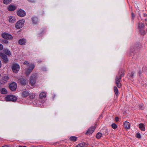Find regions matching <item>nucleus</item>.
I'll return each instance as SVG.
<instances>
[{
	"label": "nucleus",
	"instance_id": "obj_6",
	"mask_svg": "<svg viewBox=\"0 0 147 147\" xmlns=\"http://www.w3.org/2000/svg\"><path fill=\"white\" fill-rule=\"evenodd\" d=\"M17 13L18 15L21 17H24L26 15V13L23 10H18Z\"/></svg>",
	"mask_w": 147,
	"mask_h": 147
},
{
	"label": "nucleus",
	"instance_id": "obj_11",
	"mask_svg": "<svg viewBox=\"0 0 147 147\" xmlns=\"http://www.w3.org/2000/svg\"><path fill=\"white\" fill-rule=\"evenodd\" d=\"M95 129V128L93 127H91L90 128L88 129V130L86 133V134H92L94 131Z\"/></svg>",
	"mask_w": 147,
	"mask_h": 147
},
{
	"label": "nucleus",
	"instance_id": "obj_27",
	"mask_svg": "<svg viewBox=\"0 0 147 147\" xmlns=\"http://www.w3.org/2000/svg\"><path fill=\"white\" fill-rule=\"evenodd\" d=\"M140 30V32L142 35H144L145 33V32L144 30V29L139 30Z\"/></svg>",
	"mask_w": 147,
	"mask_h": 147
},
{
	"label": "nucleus",
	"instance_id": "obj_40",
	"mask_svg": "<svg viewBox=\"0 0 147 147\" xmlns=\"http://www.w3.org/2000/svg\"><path fill=\"white\" fill-rule=\"evenodd\" d=\"M120 75H121V77L123 76H124V73H123V72H121V73L120 74L119 76Z\"/></svg>",
	"mask_w": 147,
	"mask_h": 147
},
{
	"label": "nucleus",
	"instance_id": "obj_15",
	"mask_svg": "<svg viewBox=\"0 0 147 147\" xmlns=\"http://www.w3.org/2000/svg\"><path fill=\"white\" fill-rule=\"evenodd\" d=\"M1 36L3 38L7 40L9 39V34L8 33H4L2 34Z\"/></svg>",
	"mask_w": 147,
	"mask_h": 147
},
{
	"label": "nucleus",
	"instance_id": "obj_47",
	"mask_svg": "<svg viewBox=\"0 0 147 147\" xmlns=\"http://www.w3.org/2000/svg\"><path fill=\"white\" fill-rule=\"evenodd\" d=\"M5 43H8V42L7 40H5Z\"/></svg>",
	"mask_w": 147,
	"mask_h": 147
},
{
	"label": "nucleus",
	"instance_id": "obj_18",
	"mask_svg": "<svg viewBox=\"0 0 147 147\" xmlns=\"http://www.w3.org/2000/svg\"><path fill=\"white\" fill-rule=\"evenodd\" d=\"M139 127L141 130L142 131L145 130V126L142 123H140L139 124Z\"/></svg>",
	"mask_w": 147,
	"mask_h": 147
},
{
	"label": "nucleus",
	"instance_id": "obj_36",
	"mask_svg": "<svg viewBox=\"0 0 147 147\" xmlns=\"http://www.w3.org/2000/svg\"><path fill=\"white\" fill-rule=\"evenodd\" d=\"M119 118L117 117H116L115 119V121H119Z\"/></svg>",
	"mask_w": 147,
	"mask_h": 147
},
{
	"label": "nucleus",
	"instance_id": "obj_35",
	"mask_svg": "<svg viewBox=\"0 0 147 147\" xmlns=\"http://www.w3.org/2000/svg\"><path fill=\"white\" fill-rule=\"evenodd\" d=\"M134 74V72H132L130 74H129V76L132 77Z\"/></svg>",
	"mask_w": 147,
	"mask_h": 147
},
{
	"label": "nucleus",
	"instance_id": "obj_9",
	"mask_svg": "<svg viewBox=\"0 0 147 147\" xmlns=\"http://www.w3.org/2000/svg\"><path fill=\"white\" fill-rule=\"evenodd\" d=\"M0 55L5 63L7 62L8 59L5 54L2 53H0Z\"/></svg>",
	"mask_w": 147,
	"mask_h": 147
},
{
	"label": "nucleus",
	"instance_id": "obj_26",
	"mask_svg": "<svg viewBox=\"0 0 147 147\" xmlns=\"http://www.w3.org/2000/svg\"><path fill=\"white\" fill-rule=\"evenodd\" d=\"M17 7L15 5H10V9H16L17 8Z\"/></svg>",
	"mask_w": 147,
	"mask_h": 147
},
{
	"label": "nucleus",
	"instance_id": "obj_44",
	"mask_svg": "<svg viewBox=\"0 0 147 147\" xmlns=\"http://www.w3.org/2000/svg\"><path fill=\"white\" fill-rule=\"evenodd\" d=\"M134 16V15L133 13H132V18H133Z\"/></svg>",
	"mask_w": 147,
	"mask_h": 147
},
{
	"label": "nucleus",
	"instance_id": "obj_30",
	"mask_svg": "<svg viewBox=\"0 0 147 147\" xmlns=\"http://www.w3.org/2000/svg\"><path fill=\"white\" fill-rule=\"evenodd\" d=\"M23 64L26 65L28 67L29 66V65H30L29 62L27 61H25L23 63Z\"/></svg>",
	"mask_w": 147,
	"mask_h": 147
},
{
	"label": "nucleus",
	"instance_id": "obj_14",
	"mask_svg": "<svg viewBox=\"0 0 147 147\" xmlns=\"http://www.w3.org/2000/svg\"><path fill=\"white\" fill-rule=\"evenodd\" d=\"M29 92L27 91H24L22 92V95L23 97H26L29 95Z\"/></svg>",
	"mask_w": 147,
	"mask_h": 147
},
{
	"label": "nucleus",
	"instance_id": "obj_21",
	"mask_svg": "<svg viewBox=\"0 0 147 147\" xmlns=\"http://www.w3.org/2000/svg\"><path fill=\"white\" fill-rule=\"evenodd\" d=\"M77 137L74 136H71L69 138V140H70L74 142L76 141L77 140Z\"/></svg>",
	"mask_w": 147,
	"mask_h": 147
},
{
	"label": "nucleus",
	"instance_id": "obj_22",
	"mask_svg": "<svg viewBox=\"0 0 147 147\" xmlns=\"http://www.w3.org/2000/svg\"><path fill=\"white\" fill-rule=\"evenodd\" d=\"M114 91L116 95L117 96L118 94V89L116 86H115L114 88Z\"/></svg>",
	"mask_w": 147,
	"mask_h": 147
},
{
	"label": "nucleus",
	"instance_id": "obj_1",
	"mask_svg": "<svg viewBox=\"0 0 147 147\" xmlns=\"http://www.w3.org/2000/svg\"><path fill=\"white\" fill-rule=\"evenodd\" d=\"M25 20H20L16 23L15 27L18 29H19L22 28L24 26Z\"/></svg>",
	"mask_w": 147,
	"mask_h": 147
},
{
	"label": "nucleus",
	"instance_id": "obj_42",
	"mask_svg": "<svg viewBox=\"0 0 147 147\" xmlns=\"http://www.w3.org/2000/svg\"><path fill=\"white\" fill-rule=\"evenodd\" d=\"M13 38V37L12 36L10 35V39H12Z\"/></svg>",
	"mask_w": 147,
	"mask_h": 147
},
{
	"label": "nucleus",
	"instance_id": "obj_39",
	"mask_svg": "<svg viewBox=\"0 0 147 147\" xmlns=\"http://www.w3.org/2000/svg\"><path fill=\"white\" fill-rule=\"evenodd\" d=\"M27 0L28 1L31 2V3L34 2L35 1L34 0Z\"/></svg>",
	"mask_w": 147,
	"mask_h": 147
},
{
	"label": "nucleus",
	"instance_id": "obj_31",
	"mask_svg": "<svg viewBox=\"0 0 147 147\" xmlns=\"http://www.w3.org/2000/svg\"><path fill=\"white\" fill-rule=\"evenodd\" d=\"M113 129H116L117 127L115 123H113L111 125Z\"/></svg>",
	"mask_w": 147,
	"mask_h": 147
},
{
	"label": "nucleus",
	"instance_id": "obj_2",
	"mask_svg": "<svg viewBox=\"0 0 147 147\" xmlns=\"http://www.w3.org/2000/svg\"><path fill=\"white\" fill-rule=\"evenodd\" d=\"M35 67V65L34 64L31 63L29 65L28 68L26 69L25 71L26 74L27 75H28L30 74L32 71Z\"/></svg>",
	"mask_w": 147,
	"mask_h": 147
},
{
	"label": "nucleus",
	"instance_id": "obj_28",
	"mask_svg": "<svg viewBox=\"0 0 147 147\" xmlns=\"http://www.w3.org/2000/svg\"><path fill=\"white\" fill-rule=\"evenodd\" d=\"M35 95L34 94L32 93V94H31L29 96V97L30 98V99H32L34 98V97H35Z\"/></svg>",
	"mask_w": 147,
	"mask_h": 147
},
{
	"label": "nucleus",
	"instance_id": "obj_37",
	"mask_svg": "<svg viewBox=\"0 0 147 147\" xmlns=\"http://www.w3.org/2000/svg\"><path fill=\"white\" fill-rule=\"evenodd\" d=\"M137 136L138 138H141V135L139 134H137Z\"/></svg>",
	"mask_w": 147,
	"mask_h": 147
},
{
	"label": "nucleus",
	"instance_id": "obj_4",
	"mask_svg": "<svg viewBox=\"0 0 147 147\" xmlns=\"http://www.w3.org/2000/svg\"><path fill=\"white\" fill-rule=\"evenodd\" d=\"M20 68V66L17 64H13L12 67L13 71L14 73H18Z\"/></svg>",
	"mask_w": 147,
	"mask_h": 147
},
{
	"label": "nucleus",
	"instance_id": "obj_38",
	"mask_svg": "<svg viewBox=\"0 0 147 147\" xmlns=\"http://www.w3.org/2000/svg\"><path fill=\"white\" fill-rule=\"evenodd\" d=\"M3 45L1 44H0V50H2L3 49Z\"/></svg>",
	"mask_w": 147,
	"mask_h": 147
},
{
	"label": "nucleus",
	"instance_id": "obj_5",
	"mask_svg": "<svg viewBox=\"0 0 147 147\" xmlns=\"http://www.w3.org/2000/svg\"><path fill=\"white\" fill-rule=\"evenodd\" d=\"M17 88V85L16 83L13 82L10 84V89L11 91H14L16 90Z\"/></svg>",
	"mask_w": 147,
	"mask_h": 147
},
{
	"label": "nucleus",
	"instance_id": "obj_17",
	"mask_svg": "<svg viewBox=\"0 0 147 147\" xmlns=\"http://www.w3.org/2000/svg\"><path fill=\"white\" fill-rule=\"evenodd\" d=\"M46 94L45 92H42L39 95V97L41 98H45L46 97Z\"/></svg>",
	"mask_w": 147,
	"mask_h": 147
},
{
	"label": "nucleus",
	"instance_id": "obj_3",
	"mask_svg": "<svg viewBox=\"0 0 147 147\" xmlns=\"http://www.w3.org/2000/svg\"><path fill=\"white\" fill-rule=\"evenodd\" d=\"M121 76H117L115 79V84L118 88H120L121 86V84L120 83L121 80Z\"/></svg>",
	"mask_w": 147,
	"mask_h": 147
},
{
	"label": "nucleus",
	"instance_id": "obj_12",
	"mask_svg": "<svg viewBox=\"0 0 147 147\" xmlns=\"http://www.w3.org/2000/svg\"><path fill=\"white\" fill-rule=\"evenodd\" d=\"M17 100V98L16 96L11 95H10V101L15 102Z\"/></svg>",
	"mask_w": 147,
	"mask_h": 147
},
{
	"label": "nucleus",
	"instance_id": "obj_25",
	"mask_svg": "<svg viewBox=\"0 0 147 147\" xmlns=\"http://www.w3.org/2000/svg\"><path fill=\"white\" fill-rule=\"evenodd\" d=\"M102 136V134L100 133H98L96 135V137L98 139L100 138Z\"/></svg>",
	"mask_w": 147,
	"mask_h": 147
},
{
	"label": "nucleus",
	"instance_id": "obj_33",
	"mask_svg": "<svg viewBox=\"0 0 147 147\" xmlns=\"http://www.w3.org/2000/svg\"><path fill=\"white\" fill-rule=\"evenodd\" d=\"M5 100L7 101H9V96H7L5 97Z\"/></svg>",
	"mask_w": 147,
	"mask_h": 147
},
{
	"label": "nucleus",
	"instance_id": "obj_41",
	"mask_svg": "<svg viewBox=\"0 0 147 147\" xmlns=\"http://www.w3.org/2000/svg\"><path fill=\"white\" fill-rule=\"evenodd\" d=\"M42 70L44 71H45L46 70V68L45 67H44L42 68Z\"/></svg>",
	"mask_w": 147,
	"mask_h": 147
},
{
	"label": "nucleus",
	"instance_id": "obj_32",
	"mask_svg": "<svg viewBox=\"0 0 147 147\" xmlns=\"http://www.w3.org/2000/svg\"><path fill=\"white\" fill-rule=\"evenodd\" d=\"M144 108V105L143 104H141L139 106V108L140 109H143Z\"/></svg>",
	"mask_w": 147,
	"mask_h": 147
},
{
	"label": "nucleus",
	"instance_id": "obj_46",
	"mask_svg": "<svg viewBox=\"0 0 147 147\" xmlns=\"http://www.w3.org/2000/svg\"><path fill=\"white\" fill-rule=\"evenodd\" d=\"M144 16H147V15L146 14H144Z\"/></svg>",
	"mask_w": 147,
	"mask_h": 147
},
{
	"label": "nucleus",
	"instance_id": "obj_8",
	"mask_svg": "<svg viewBox=\"0 0 147 147\" xmlns=\"http://www.w3.org/2000/svg\"><path fill=\"white\" fill-rule=\"evenodd\" d=\"M19 81L22 85H25L27 83V80L26 78H21L19 80Z\"/></svg>",
	"mask_w": 147,
	"mask_h": 147
},
{
	"label": "nucleus",
	"instance_id": "obj_24",
	"mask_svg": "<svg viewBox=\"0 0 147 147\" xmlns=\"http://www.w3.org/2000/svg\"><path fill=\"white\" fill-rule=\"evenodd\" d=\"M1 93L3 94H5L7 93V91L6 89L4 88H3L1 90Z\"/></svg>",
	"mask_w": 147,
	"mask_h": 147
},
{
	"label": "nucleus",
	"instance_id": "obj_48",
	"mask_svg": "<svg viewBox=\"0 0 147 147\" xmlns=\"http://www.w3.org/2000/svg\"><path fill=\"white\" fill-rule=\"evenodd\" d=\"M11 10H12V11H13V10H12V9H11Z\"/></svg>",
	"mask_w": 147,
	"mask_h": 147
},
{
	"label": "nucleus",
	"instance_id": "obj_19",
	"mask_svg": "<svg viewBox=\"0 0 147 147\" xmlns=\"http://www.w3.org/2000/svg\"><path fill=\"white\" fill-rule=\"evenodd\" d=\"M144 25L142 23H140L138 25V28L139 30L142 29L144 28Z\"/></svg>",
	"mask_w": 147,
	"mask_h": 147
},
{
	"label": "nucleus",
	"instance_id": "obj_13",
	"mask_svg": "<svg viewBox=\"0 0 147 147\" xmlns=\"http://www.w3.org/2000/svg\"><path fill=\"white\" fill-rule=\"evenodd\" d=\"M124 126L125 129H129L130 128L129 123L127 121H125L124 123Z\"/></svg>",
	"mask_w": 147,
	"mask_h": 147
},
{
	"label": "nucleus",
	"instance_id": "obj_20",
	"mask_svg": "<svg viewBox=\"0 0 147 147\" xmlns=\"http://www.w3.org/2000/svg\"><path fill=\"white\" fill-rule=\"evenodd\" d=\"M86 145V144L84 142L80 143L77 145L76 147H83L85 146Z\"/></svg>",
	"mask_w": 147,
	"mask_h": 147
},
{
	"label": "nucleus",
	"instance_id": "obj_34",
	"mask_svg": "<svg viewBox=\"0 0 147 147\" xmlns=\"http://www.w3.org/2000/svg\"><path fill=\"white\" fill-rule=\"evenodd\" d=\"M4 52L7 55L9 54V52L7 50H4Z\"/></svg>",
	"mask_w": 147,
	"mask_h": 147
},
{
	"label": "nucleus",
	"instance_id": "obj_29",
	"mask_svg": "<svg viewBox=\"0 0 147 147\" xmlns=\"http://www.w3.org/2000/svg\"><path fill=\"white\" fill-rule=\"evenodd\" d=\"M3 3L5 4H8L9 3V0H3Z\"/></svg>",
	"mask_w": 147,
	"mask_h": 147
},
{
	"label": "nucleus",
	"instance_id": "obj_43",
	"mask_svg": "<svg viewBox=\"0 0 147 147\" xmlns=\"http://www.w3.org/2000/svg\"><path fill=\"white\" fill-rule=\"evenodd\" d=\"M2 147H9V146H8L6 145V146H3Z\"/></svg>",
	"mask_w": 147,
	"mask_h": 147
},
{
	"label": "nucleus",
	"instance_id": "obj_45",
	"mask_svg": "<svg viewBox=\"0 0 147 147\" xmlns=\"http://www.w3.org/2000/svg\"><path fill=\"white\" fill-rule=\"evenodd\" d=\"M18 147H27L26 146H19Z\"/></svg>",
	"mask_w": 147,
	"mask_h": 147
},
{
	"label": "nucleus",
	"instance_id": "obj_7",
	"mask_svg": "<svg viewBox=\"0 0 147 147\" xmlns=\"http://www.w3.org/2000/svg\"><path fill=\"white\" fill-rule=\"evenodd\" d=\"M32 22L34 24H36L38 23V20L37 17L34 16L31 18Z\"/></svg>",
	"mask_w": 147,
	"mask_h": 147
},
{
	"label": "nucleus",
	"instance_id": "obj_16",
	"mask_svg": "<svg viewBox=\"0 0 147 147\" xmlns=\"http://www.w3.org/2000/svg\"><path fill=\"white\" fill-rule=\"evenodd\" d=\"M16 19L15 18L12 16L10 17V22L14 23L16 22Z\"/></svg>",
	"mask_w": 147,
	"mask_h": 147
},
{
	"label": "nucleus",
	"instance_id": "obj_23",
	"mask_svg": "<svg viewBox=\"0 0 147 147\" xmlns=\"http://www.w3.org/2000/svg\"><path fill=\"white\" fill-rule=\"evenodd\" d=\"M30 83L32 86H33L35 84V81L34 79H31L30 80Z\"/></svg>",
	"mask_w": 147,
	"mask_h": 147
},
{
	"label": "nucleus",
	"instance_id": "obj_10",
	"mask_svg": "<svg viewBox=\"0 0 147 147\" xmlns=\"http://www.w3.org/2000/svg\"><path fill=\"white\" fill-rule=\"evenodd\" d=\"M26 40L24 38H22L20 39L18 41V43L21 45H25L26 42Z\"/></svg>",
	"mask_w": 147,
	"mask_h": 147
}]
</instances>
